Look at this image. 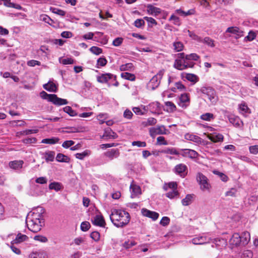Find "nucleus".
<instances>
[{"label": "nucleus", "instance_id": "e433bc0d", "mask_svg": "<svg viewBox=\"0 0 258 258\" xmlns=\"http://www.w3.org/2000/svg\"><path fill=\"white\" fill-rule=\"evenodd\" d=\"M201 42H202L206 44L208 46L212 47H213L215 46V44L214 43V40L209 37H206L204 39H202L201 38Z\"/></svg>", "mask_w": 258, "mask_h": 258}, {"label": "nucleus", "instance_id": "c85d7f7f", "mask_svg": "<svg viewBox=\"0 0 258 258\" xmlns=\"http://www.w3.org/2000/svg\"><path fill=\"white\" fill-rule=\"evenodd\" d=\"M59 140V138L56 137H53L51 138L44 139L42 140L41 143L44 144L52 145L57 143Z\"/></svg>", "mask_w": 258, "mask_h": 258}, {"label": "nucleus", "instance_id": "052dcab7", "mask_svg": "<svg viewBox=\"0 0 258 258\" xmlns=\"http://www.w3.org/2000/svg\"><path fill=\"white\" fill-rule=\"evenodd\" d=\"M90 237L95 241L100 239V233L97 231H93L90 234Z\"/></svg>", "mask_w": 258, "mask_h": 258}, {"label": "nucleus", "instance_id": "8fccbe9b", "mask_svg": "<svg viewBox=\"0 0 258 258\" xmlns=\"http://www.w3.org/2000/svg\"><path fill=\"white\" fill-rule=\"evenodd\" d=\"M134 67L132 63H127L125 64H122L120 66V69L121 71H124L126 70H131Z\"/></svg>", "mask_w": 258, "mask_h": 258}, {"label": "nucleus", "instance_id": "393cba45", "mask_svg": "<svg viewBox=\"0 0 258 258\" xmlns=\"http://www.w3.org/2000/svg\"><path fill=\"white\" fill-rule=\"evenodd\" d=\"M147 11L151 15H157L161 13L160 9L155 7L151 5H149L147 6Z\"/></svg>", "mask_w": 258, "mask_h": 258}, {"label": "nucleus", "instance_id": "2f4dec72", "mask_svg": "<svg viewBox=\"0 0 258 258\" xmlns=\"http://www.w3.org/2000/svg\"><path fill=\"white\" fill-rule=\"evenodd\" d=\"M240 112L242 113H250V110L245 103H242L239 105Z\"/></svg>", "mask_w": 258, "mask_h": 258}, {"label": "nucleus", "instance_id": "58836bf2", "mask_svg": "<svg viewBox=\"0 0 258 258\" xmlns=\"http://www.w3.org/2000/svg\"><path fill=\"white\" fill-rule=\"evenodd\" d=\"M40 18L41 20L47 23L50 25H52V23H54L53 20L46 15H41Z\"/></svg>", "mask_w": 258, "mask_h": 258}, {"label": "nucleus", "instance_id": "79ce46f5", "mask_svg": "<svg viewBox=\"0 0 258 258\" xmlns=\"http://www.w3.org/2000/svg\"><path fill=\"white\" fill-rule=\"evenodd\" d=\"M50 10L53 13L57 14V15H60L61 16H64L66 15V13L65 11H63L62 10H60V9H58L56 8L51 7L50 8Z\"/></svg>", "mask_w": 258, "mask_h": 258}, {"label": "nucleus", "instance_id": "bb28decb", "mask_svg": "<svg viewBox=\"0 0 258 258\" xmlns=\"http://www.w3.org/2000/svg\"><path fill=\"white\" fill-rule=\"evenodd\" d=\"M56 160L59 162L69 163L70 161V158L63 154L58 153L56 155Z\"/></svg>", "mask_w": 258, "mask_h": 258}, {"label": "nucleus", "instance_id": "1a4fd4ad", "mask_svg": "<svg viewBox=\"0 0 258 258\" xmlns=\"http://www.w3.org/2000/svg\"><path fill=\"white\" fill-rule=\"evenodd\" d=\"M210 238L206 236H198L192 239L191 242L195 245H202L210 242Z\"/></svg>", "mask_w": 258, "mask_h": 258}, {"label": "nucleus", "instance_id": "338daca9", "mask_svg": "<svg viewBox=\"0 0 258 258\" xmlns=\"http://www.w3.org/2000/svg\"><path fill=\"white\" fill-rule=\"evenodd\" d=\"M123 42V38L121 37L116 38L112 42L113 45L115 46H119Z\"/></svg>", "mask_w": 258, "mask_h": 258}, {"label": "nucleus", "instance_id": "13d9d810", "mask_svg": "<svg viewBox=\"0 0 258 258\" xmlns=\"http://www.w3.org/2000/svg\"><path fill=\"white\" fill-rule=\"evenodd\" d=\"M186 79L190 82H196L197 81V76L195 75L191 74H188L186 75Z\"/></svg>", "mask_w": 258, "mask_h": 258}, {"label": "nucleus", "instance_id": "3c124183", "mask_svg": "<svg viewBox=\"0 0 258 258\" xmlns=\"http://www.w3.org/2000/svg\"><path fill=\"white\" fill-rule=\"evenodd\" d=\"M213 173L216 175H218L221 178V179L223 181L226 182L228 180V177L225 174L222 172H220L217 170H214L213 171Z\"/></svg>", "mask_w": 258, "mask_h": 258}, {"label": "nucleus", "instance_id": "774afa93", "mask_svg": "<svg viewBox=\"0 0 258 258\" xmlns=\"http://www.w3.org/2000/svg\"><path fill=\"white\" fill-rule=\"evenodd\" d=\"M29 258H45L42 253L33 252L29 255Z\"/></svg>", "mask_w": 258, "mask_h": 258}, {"label": "nucleus", "instance_id": "4c0bfd02", "mask_svg": "<svg viewBox=\"0 0 258 258\" xmlns=\"http://www.w3.org/2000/svg\"><path fill=\"white\" fill-rule=\"evenodd\" d=\"M201 118L206 121H211L214 118V116L211 113H206L201 116Z\"/></svg>", "mask_w": 258, "mask_h": 258}, {"label": "nucleus", "instance_id": "2eb2a0df", "mask_svg": "<svg viewBox=\"0 0 258 258\" xmlns=\"http://www.w3.org/2000/svg\"><path fill=\"white\" fill-rule=\"evenodd\" d=\"M117 134L109 127L105 129L102 136L103 138L106 139H115L117 138Z\"/></svg>", "mask_w": 258, "mask_h": 258}, {"label": "nucleus", "instance_id": "49530a36", "mask_svg": "<svg viewBox=\"0 0 258 258\" xmlns=\"http://www.w3.org/2000/svg\"><path fill=\"white\" fill-rule=\"evenodd\" d=\"M173 46L174 47V50L177 52L181 51L183 48L182 43L179 41L174 42L173 43Z\"/></svg>", "mask_w": 258, "mask_h": 258}, {"label": "nucleus", "instance_id": "c756f323", "mask_svg": "<svg viewBox=\"0 0 258 258\" xmlns=\"http://www.w3.org/2000/svg\"><path fill=\"white\" fill-rule=\"evenodd\" d=\"M49 188L50 189H54L57 191L61 189L62 185L59 182H53L49 184Z\"/></svg>", "mask_w": 258, "mask_h": 258}, {"label": "nucleus", "instance_id": "e2e57ef3", "mask_svg": "<svg viewBox=\"0 0 258 258\" xmlns=\"http://www.w3.org/2000/svg\"><path fill=\"white\" fill-rule=\"evenodd\" d=\"M133 146H138L139 147H145L146 146V143L145 142L142 141H134L132 143Z\"/></svg>", "mask_w": 258, "mask_h": 258}, {"label": "nucleus", "instance_id": "a18cd8bd", "mask_svg": "<svg viewBox=\"0 0 258 258\" xmlns=\"http://www.w3.org/2000/svg\"><path fill=\"white\" fill-rule=\"evenodd\" d=\"M89 50L92 53L95 55H99L102 52V49L97 46H92Z\"/></svg>", "mask_w": 258, "mask_h": 258}, {"label": "nucleus", "instance_id": "aec40b11", "mask_svg": "<svg viewBox=\"0 0 258 258\" xmlns=\"http://www.w3.org/2000/svg\"><path fill=\"white\" fill-rule=\"evenodd\" d=\"M130 188L132 189V198H134L141 194V189L140 186L136 185H131Z\"/></svg>", "mask_w": 258, "mask_h": 258}, {"label": "nucleus", "instance_id": "6e6d98bb", "mask_svg": "<svg viewBox=\"0 0 258 258\" xmlns=\"http://www.w3.org/2000/svg\"><path fill=\"white\" fill-rule=\"evenodd\" d=\"M165 105L167 107H169V110H168L170 112H173L176 110V107L175 104L170 101H167L165 103Z\"/></svg>", "mask_w": 258, "mask_h": 258}, {"label": "nucleus", "instance_id": "0e129e2a", "mask_svg": "<svg viewBox=\"0 0 258 258\" xmlns=\"http://www.w3.org/2000/svg\"><path fill=\"white\" fill-rule=\"evenodd\" d=\"M170 222V218L168 217H163L161 220L160 223L163 226L168 225Z\"/></svg>", "mask_w": 258, "mask_h": 258}, {"label": "nucleus", "instance_id": "f03ea898", "mask_svg": "<svg viewBox=\"0 0 258 258\" xmlns=\"http://www.w3.org/2000/svg\"><path fill=\"white\" fill-rule=\"evenodd\" d=\"M110 220L117 227H123L130 222V214L124 211L113 209L109 215Z\"/></svg>", "mask_w": 258, "mask_h": 258}, {"label": "nucleus", "instance_id": "423d86ee", "mask_svg": "<svg viewBox=\"0 0 258 258\" xmlns=\"http://www.w3.org/2000/svg\"><path fill=\"white\" fill-rule=\"evenodd\" d=\"M195 63L193 62H187L186 60L176 59L175 60L173 67L178 70H183L188 68H192Z\"/></svg>", "mask_w": 258, "mask_h": 258}, {"label": "nucleus", "instance_id": "603ef678", "mask_svg": "<svg viewBox=\"0 0 258 258\" xmlns=\"http://www.w3.org/2000/svg\"><path fill=\"white\" fill-rule=\"evenodd\" d=\"M178 192L177 190H171L166 194V196L170 199H173L175 196L178 195Z\"/></svg>", "mask_w": 258, "mask_h": 258}, {"label": "nucleus", "instance_id": "680f3d73", "mask_svg": "<svg viewBox=\"0 0 258 258\" xmlns=\"http://www.w3.org/2000/svg\"><path fill=\"white\" fill-rule=\"evenodd\" d=\"M34 239L37 241H39L41 242H46L47 241V238L42 235H36L34 237Z\"/></svg>", "mask_w": 258, "mask_h": 258}, {"label": "nucleus", "instance_id": "de8ad7c7", "mask_svg": "<svg viewBox=\"0 0 258 258\" xmlns=\"http://www.w3.org/2000/svg\"><path fill=\"white\" fill-rule=\"evenodd\" d=\"M91 225L89 222H83L81 224V229L83 231H87L90 228Z\"/></svg>", "mask_w": 258, "mask_h": 258}, {"label": "nucleus", "instance_id": "6ab92c4d", "mask_svg": "<svg viewBox=\"0 0 258 258\" xmlns=\"http://www.w3.org/2000/svg\"><path fill=\"white\" fill-rule=\"evenodd\" d=\"M46 162H52L54 160L55 157V152L52 151H46L43 154Z\"/></svg>", "mask_w": 258, "mask_h": 258}, {"label": "nucleus", "instance_id": "4d7b16f0", "mask_svg": "<svg viewBox=\"0 0 258 258\" xmlns=\"http://www.w3.org/2000/svg\"><path fill=\"white\" fill-rule=\"evenodd\" d=\"M107 62V60L104 57H100L97 61V65L100 67L105 66Z\"/></svg>", "mask_w": 258, "mask_h": 258}, {"label": "nucleus", "instance_id": "a211bd4d", "mask_svg": "<svg viewBox=\"0 0 258 258\" xmlns=\"http://www.w3.org/2000/svg\"><path fill=\"white\" fill-rule=\"evenodd\" d=\"M23 163L24 162L22 160H15L9 163V166L11 168L15 170L19 169L22 168Z\"/></svg>", "mask_w": 258, "mask_h": 258}, {"label": "nucleus", "instance_id": "c9c22d12", "mask_svg": "<svg viewBox=\"0 0 258 258\" xmlns=\"http://www.w3.org/2000/svg\"><path fill=\"white\" fill-rule=\"evenodd\" d=\"M63 111L71 116H75L77 115L76 112L70 106H66L63 108Z\"/></svg>", "mask_w": 258, "mask_h": 258}, {"label": "nucleus", "instance_id": "20e7f679", "mask_svg": "<svg viewBox=\"0 0 258 258\" xmlns=\"http://www.w3.org/2000/svg\"><path fill=\"white\" fill-rule=\"evenodd\" d=\"M198 92H201L206 95L212 104H215L218 101V96L215 90L211 87L203 86L200 89H197Z\"/></svg>", "mask_w": 258, "mask_h": 258}, {"label": "nucleus", "instance_id": "a878e982", "mask_svg": "<svg viewBox=\"0 0 258 258\" xmlns=\"http://www.w3.org/2000/svg\"><path fill=\"white\" fill-rule=\"evenodd\" d=\"M208 138L211 141L216 143L223 141L224 137L222 134H218L217 135L209 136Z\"/></svg>", "mask_w": 258, "mask_h": 258}, {"label": "nucleus", "instance_id": "412c9836", "mask_svg": "<svg viewBox=\"0 0 258 258\" xmlns=\"http://www.w3.org/2000/svg\"><path fill=\"white\" fill-rule=\"evenodd\" d=\"M43 88L49 92H56L57 87L54 83L49 82L47 84L43 85Z\"/></svg>", "mask_w": 258, "mask_h": 258}, {"label": "nucleus", "instance_id": "4be33fe9", "mask_svg": "<svg viewBox=\"0 0 258 258\" xmlns=\"http://www.w3.org/2000/svg\"><path fill=\"white\" fill-rule=\"evenodd\" d=\"M184 137L186 140L191 141L197 143H199L201 142V138L199 136L193 134L189 133L186 134Z\"/></svg>", "mask_w": 258, "mask_h": 258}, {"label": "nucleus", "instance_id": "69168bd1", "mask_svg": "<svg viewBox=\"0 0 258 258\" xmlns=\"http://www.w3.org/2000/svg\"><path fill=\"white\" fill-rule=\"evenodd\" d=\"M135 26L137 28H141L145 25V22L143 19H137L134 22Z\"/></svg>", "mask_w": 258, "mask_h": 258}, {"label": "nucleus", "instance_id": "7c9ffc66", "mask_svg": "<svg viewBox=\"0 0 258 258\" xmlns=\"http://www.w3.org/2000/svg\"><path fill=\"white\" fill-rule=\"evenodd\" d=\"M91 154V151L88 150H86L82 153H78L75 154L77 158L83 160L85 157L88 156Z\"/></svg>", "mask_w": 258, "mask_h": 258}, {"label": "nucleus", "instance_id": "9d476101", "mask_svg": "<svg viewBox=\"0 0 258 258\" xmlns=\"http://www.w3.org/2000/svg\"><path fill=\"white\" fill-rule=\"evenodd\" d=\"M112 79L113 80L115 81L116 77L115 76H114L113 74L110 73L103 74L97 77V81L101 83H106L108 82L109 80Z\"/></svg>", "mask_w": 258, "mask_h": 258}, {"label": "nucleus", "instance_id": "72a5a7b5", "mask_svg": "<svg viewBox=\"0 0 258 258\" xmlns=\"http://www.w3.org/2000/svg\"><path fill=\"white\" fill-rule=\"evenodd\" d=\"M157 123V120L154 117H150L148 118L147 121H143L142 124L145 126L149 125H153Z\"/></svg>", "mask_w": 258, "mask_h": 258}, {"label": "nucleus", "instance_id": "c03bdc74", "mask_svg": "<svg viewBox=\"0 0 258 258\" xmlns=\"http://www.w3.org/2000/svg\"><path fill=\"white\" fill-rule=\"evenodd\" d=\"M40 95L42 99H46L48 101L50 102L52 98V96H53V94H48L45 91H42V92H40Z\"/></svg>", "mask_w": 258, "mask_h": 258}, {"label": "nucleus", "instance_id": "5701e85b", "mask_svg": "<svg viewBox=\"0 0 258 258\" xmlns=\"http://www.w3.org/2000/svg\"><path fill=\"white\" fill-rule=\"evenodd\" d=\"M195 195L193 194L187 195L185 198L182 200L181 203L183 206H187L192 203V199Z\"/></svg>", "mask_w": 258, "mask_h": 258}, {"label": "nucleus", "instance_id": "4468645a", "mask_svg": "<svg viewBox=\"0 0 258 258\" xmlns=\"http://www.w3.org/2000/svg\"><path fill=\"white\" fill-rule=\"evenodd\" d=\"M187 170V166L184 164H179L175 166L174 168L175 172L179 174L180 176L184 177L185 176L184 172Z\"/></svg>", "mask_w": 258, "mask_h": 258}, {"label": "nucleus", "instance_id": "7ed1b4c3", "mask_svg": "<svg viewBox=\"0 0 258 258\" xmlns=\"http://www.w3.org/2000/svg\"><path fill=\"white\" fill-rule=\"evenodd\" d=\"M250 239V233L247 231H244L240 235L238 233L233 234L229 240L230 244L234 246H245L247 245Z\"/></svg>", "mask_w": 258, "mask_h": 258}, {"label": "nucleus", "instance_id": "9b49d317", "mask_svg": "<svg viewBox=\"0 0 258 258\" xmlns=\"http://www.w3.org/2000/svg\"><path fill=\"white\" fill-rule=\"evenodd\" d=\"M104 155L110 160H112L114 158H118L120 155V152L118 149H112L105 152Z\"/></svg>", "mask_w": 258, "mask_h": 258}, {"label": "nucleus", "instance_id": "6e6552de", "mask_svg": "<svg viewBox=\"0 0 258 258\" xmlns=\"http://www.w3.org/2000/svg\"><path fill=\"white\" fill-rule=\"evenodd\" d=\"M164 70H160L150 80V83L152 85V88H156L160 83V80L164 74Z\"/></svg>", "mask_w": 258, "mask_h": 258}, {"label": "nucleus", "instance_id": "864d4df0", "mask_svg": "<svg viewBox=\"0 0 258 258\" xmlns=\"http://www.w3.org/2000/svg\"><path fill=\"white\" fill-rule=\"evenodd\" d=\"M237 193V189L235 188H231L229 190L227 191L225 193V196L226 197H235Z\"/></svg>", "mask_w": 258, "mask_h": 258}, {"label": "nucleus", "instance_id": "37998d69", "mask_svg": "<svg viewBox=\"0 0 258 258\" xmlns=\"http://www.w3.org/2000/svg\"><path fill=\"white\" fill-rule=\"evenodd\" d=\"M239 30L240 29L237 27H230L226 29L225 33H230L235 35L238 34Z\"/></svg>", "mask_w": 258, "mask_h": 258}, {"label": "nucleus", "instance_id": "5fc2aeb1", "mask_svg": "<svg viewBox=\"0 0 258 258\" xmlns=\"http://www.w3.org/2000/svg\"><path fill=\"white\" fill-rule=\"evenodd\" d=\"M169 20L173 21L174 25H176L177 26H179L180 25V19L178 17L175 16L174 15H172L170 16Z\"/></svg>", "mask_w": 258, "mask_h": 258}, {"label": "nucleus", "instance_id": "09e8293b", "mask_svg": "<svg viewBox=\"0 0 258 258\" xmlns=\"http://www.w3.org/2000/svg\"><path fill=\"white\" fill-rule=\"evenodd\" d=\"M137 244V243L133 240H128L127 241H125L124 243L123 244V246L125 249H129L131 248L132 246L135 245Z\"/></svg>", "mask_w": 258, "mask_h": 258}, {"label": "nucleus", "instance_id": "f8f14e48", "mask_svg": "<svg viewBox=\"0 0 258 258\" xmlns=\"http://www.w3.org/2000/svg\"><path fill=\"white\" fill-rule=\"evenodd\" d=\"M142 213L144 216L151 218L154 221L157 220L159 216L158 213L150 211L145 208L142 209Z\"/></svg>", "mask_w": 258, "mask_h": 258}, {"label": "nucleus", "instance_id": "f257e3e1", "mask_svg": "<svg viewBox=\"0 0 258 258\" xmlns=\"http://www.w3.org/2000/svg\"><path fill=\"white\" fill-rule=\"evenodd\" d=\"M45 210L41 207H38L34 210L32 214L28 215L26 223L28 229L34 233H37L41 230L44 225V220L42 214Z\"/></svg>", "mask_w": 258, "mask_h": 258}, {"label": "nucleus", "instance_id": "f3484780", "mask_svg": "<svg viewBox=\"0 0 258 258\" xmlns=\"http://www.w3.org/2000/svg\"><path fill=\"white\" fill-rule=\"evenodd\" d=\"M227 117L229 122L235 127H239L240 126V123L242 122L239 117L234 116V115H228Z\"/></svg>", "mask_w": 258, "mask_h": 258}, {"label": "nucleus", "instance_id": "bf43d9fd", "mask_svg": "<svg viewBox=\"0 0 258 258\" xmlns=\"http://www.w3.org/2000/svg\"><path fill=\"white\" fill-rule=\"evenodd\" d=\"M150 135L151 136H153L157 134H162V132L160 127L158 128H151L150 130Z\"/></svg>", "mask_w": 258, "mask_h": 258}, {"label": "nucleus", "instance_id": "cd10ccee", "mask_svg": "<svg viewBox=\"0 0 258 258\" xmlns=\"http://www.w3.org/2000/svg\"><path fill=\"white\" fill-rule=\"evenodd\" d=\"M28 238V237L26 235L22 234L21 233H18L16 238L13 240V243H19L23 241H24Z\"/></svg>", "mask_w": 258, "mask_h": 258}, {"label": "nucleus", "instance_id": "a19ab883", "mask_svg": "<svg viewBox=\"0 0 258 258\" xmlns=\"http://www.w3.org/2000/svg\"><path fill=\"white\" fill-rule=\"evenodd\" d=\"M199 58V56L196 53H191L190 54L186 55L185 59L186 61L190 62L189 60H197Z\"/></svg>", "mask_w": 258, "mask_h": 258}, {"label": "nucleus", "instance_id": "f704fd0d", "mask_svg": "<svg viewBox=\"0 0 258 258\" xmlns=\"http://www.w3.org/2000/svg\"><path fill=\"white\" fill-rule=\"evenodd\" d=\"M175 87L171 88V90L174 92L176 91V89H178L181 91L185 90V86L180 81L175 83Z\"/></svg>", "mask_w": 258, "mask_h": 258}, {"label": "nucleus", "instance_id": "0eeeda50", "mask_svg": "<svg viewBox=\"0 0 258 258\" xmlns=\"http://www.w3.org/2000/svg\"><path fill=\"white\" fill-rule=\"evenodd\" d=\"M179 155L192 159L197 158L199 156V154L196 151L189 149H179Z\"/></svg>", "mask_w": 258, "mask_h": 258}, {"label": "nucleus", "instance_id": "39448f33", "mask_svg": "<svg viewBox=\"0 0 258 258\" xmlns=\"http://www.w3.org/2000/svg\"><path fill=\"white\" fill-rule=\"evenodd\" d=\"M197 180L199 184L200 185V188L203 191L206 190H209L210 187V184L208 182V179L207 177L202 173H198L197 175Z\"/></svg>", "mask_w": 258, "mask_h": 258}, {"label": "nucleus", "instance_id": "dca6fc26", "mask_svg": "<svg viewBox=\"0 0 258 258\" xmlns=\"http://www.w3.org/2000/svg\"><path fill=\"white\" fill-rule=\"evenodd\" d=\"M92 222L94 225L100 227H104L105 225L104 219L102 215H96L94 220H92Z\"/></svg>", "mask_w": 258, "mask_h": 258}, {"label": "nucleus", "instance_id": "473e14b6", "mask_svg": "<svg viewBox=\"0 0 258 258\" xmlns=\"http://www.w3.org/2000/svg\"><path fill=\"white\" fill-rule=\"evenodd\" d=\"M121 77L124 79L130 81H134L136 79L135 76L134 74L127 72L122 73Z\"/></svg>", "mask_w": 258, "mask_h": 258}, {"label": "nucleus", "instance_id": "b1692460", "mask_svg": "<svg viewBox=\"0 0 258 258\" xmlns=\"http://www.w3.org/2000/svg\"><path fill=\"white\" fill-rule=\"evenodd\" d=\"M162 153L169 154L171 155H179V150L177 151L174 148H167L160 151Z\"/></svg>", "mask_w": 258, "mask_h": 258}, {"label": "nucleus", "instance_id": "ea45409f", "mask_svg": "<svg viewBox=\"0 0 258 258\" xmlns=\"http://www.w3.org/2000/svg\"><path fill=\"white\" fill-rule=\"evenodd\" d=\"M255 37H256V34H255V32H254L252 31H250L248 33V35L244 38V41L245 42L251 41L253 40H254L255 38Z\"/></svg>", "mask_w": 258, "mask_h": 258}, {"label": "nucleus", "instance_id": "ddd939ff", "mask_svg": "<svg viewBox=\"0 0 258 258\" xmlns=\"http://www.w3.org/2000/svg\"><path fill=\"white\" fill-rule=\"evenodd\" d=\"M50 102L57 106L66 105L68 103V101L67 99L59 98L56 95L54 94H53V96Z\"/></svg>", "mask_w": 258, "mask_h": 258}]
</instances>
